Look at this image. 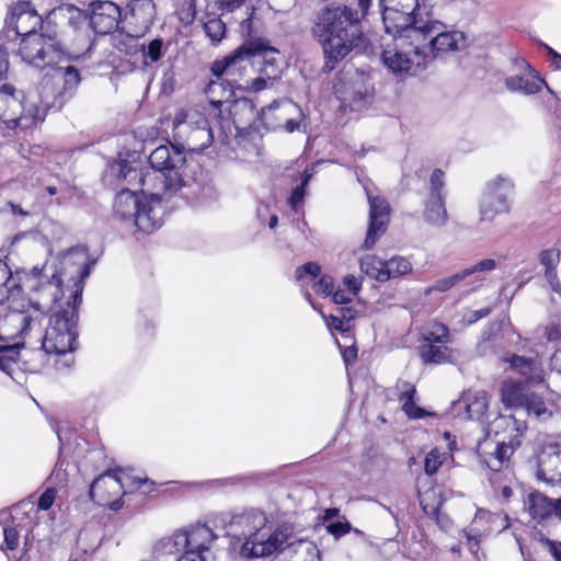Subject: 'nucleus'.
Returning <instances> with one entry per match:
<instances>
[{"label": "nucleus", "instance_id": "nucleus-5", "mask_svg": "<svg viewBox=\"0 0 561 561\" xmlns=\"http://www.w3.org/2000/svg\"><path fill=\"white\" fill-rule=\"evenodd\" d=\"M15 89L10 84L0 88V121L9 128H31L44 121L48 110L62 106L64 93H55L45 79L39 91L28 92L23 100L15 96Z\"/></svg>", "mask_w": 561, "mask_h": 561}, {"label": "nucleus", "instance_id": "nucleus-42", "mask_svg": "<svg viewBox=\"0 0 561 561\" xmlns=\"http://www.w3.org/2000/svg\"><path fill=\"white\" fill-rule=\"evenodd\" d=\"M415 394L416 390L414 386L408 385V389L401 392L399 400L402 402V410L410 419H422L426 413L422 408L415 404Z\"/></svg>", "mask_w": 561, "mask_h": 561}, {"label": "nucleus", "instance_id": "nucleus-53", "mask_svg": "<svg viewBox=\"0 0 561 561\" xmlns=\"http://www.w3.org/2000/svg\"><path fill=\"white\" fill-rule=\"evenodd\" d=\"M311 178V174L305 171L302 175L301 184L296 186L291 195L289 197V204L294 210H297L298 206L302 203L305 194H306V186Z\"/></svg>", "mask_w": 561, "mask_h": 561}, {"label": "nucleus", "instance_id": "nucleus-21", "mask_svg": "<svg viewBox=\"0 0 561 561\" xmlns=\"http://www.w3.org/2000/svg\"><path fill=\"white\" fill-rule=\"evenodd\" d=\"M122 18L119 7L112 1H95L90 4L89 27L98 34H110L118 27Z\"/></svg>", "mask_w": 561, "mask_h": 561}, {"label": "nucleus", "instance_id": "nucleus-33", "mask_svg": "<svg viewBox=\"0 0 561 561\" xmlns=\"http://www.w3.org/2000/svg\"><path fill=\"white\" fill-rule=\"evenodd\" d=\"M131 19L138 25L136 36L149 30L156 18V4L152 0H134L130 4Z\"/></svg>", "mask_w": 561, "mask_h": 561}, {"label": "nucleus", "instance_id": "nucleus-62", "mask_svg": "<svg viewBox=\"0 0 561 561\" xmlns=\"http://www.w3.org/2000/svg\"><path fill=\"white\" fill-rule=\"evenodd\" d=\"M435 515H436V524L442 530L447 531L453 526V520L450 517L442 512H439L437 508H434Z\"/></svg>", "mask_w": 561, "mask_h": 561}, {"label": "nucleus", "instance_id": "nucleus-9", "mask_svg": "<svg viewBox=\"0 0 561 561\" xmlns=\"http://www.w3.org/2000/svg\"><path fill=\"white\" fill-rule=\"evenodd\" d=\"M209 117L193 108L178 113L173 123L174 136L191 151L205 150L214 141Z\"/></svg>", "mask_w": 561, "mask_h": 561}, {"label": "nucleus", "instance_id": "nucleus-26", "mask_svg": "<svg viewBox=\"0 0 561 561\" xmlns=\"http://www.w3.org/2000/svg\"><path fill=\"white\" fill-rule=\"evenodd\" d=\"M510 368L524 376L528 383L539 385L545 382L546 373L538 358L511 355L505 358Z\"/></svg>", "mask_w": 561, "mask_h": 561}, {"label": "nucleus", "instance_id": "nucleus-27", "mask_svg": "<svg viewBox=\"0 0 561 561\" xmlns=\"http://www.w3.org/2000/svg\"><path fill=\"white\" fill-rule=\"evenodd\" d=\"M48 313L43 310H37V308H30L22 312L13 313L9 317V321L12 324H16L20 327V335L23 337L31 336L33 332L38 335V339L42 337L41 329L43 324V320Z\"/></svg>", "mask_w": 561, "mask_h": 561}, {"label": "nucleus", "instance_id": "nucleus-28", "mask_svg": "<svg viewBox=\"0 0 561 561\" xmlns=\"http://www.w3.org/2000/svg\"><path fill=\"white\" fill-rule=\"evenodd\" d=\"M320 266L314 262H309L299 266L296 270V278L302 284L313 282L316 293L323 295H331L334 290V282L331 276L323 275L318 280H314L320 274Z\"/></svg>", "mask_w": 561, "mask_h": 561}, {"label": "nucleus", "instance_id": "nucleus-10", "mask_svg": "<svg viewBox=\"0 0 561 561\" xmlns=\"http://www.w3.org/2000/svg\"><path fill=\"white\" fill-rule=\"evenodd\" d=\"M254 51L240 47L221 60H216L210 67L211 75L216 78L225 77V80L237 90L250 92L251 81L254 75Z\"/></svg>", "mask_w": 561, "mask_h": 561}, {"label": "nucleus", "instance_id": "nucleus-50", "mask_svg": "<svg viewBox=\"0 0 561 561\" xmlns=\"http://www.w3.org/2000/svg\"><path fill=\"white\" fill-rule=\"evenodd\" d=\"M460 283H461V276L459 275V272H457L448 277H444L442 279L436 280L434 283V285H432L425 289L424 294L426 296H428L434 290L439 291V293H445Z\"/></svg>", "mask_w": 561, "mask_h": 561}, {"label": "nucleus", "instance_id": "nucleus-36", "mask_svg": "<svg viewBox=\"0 0 561 561\" xmlns=\"http://www.w3.org/2000/svg\"><path fill=\"white\" fill-rule=\"evenodd\" d=\"M423 217L433 227H444L448 221L444 196H430L425 202Z\"/></svg>", "mask_w": 561, "mask_h": 561}, {"label": "nucleus", "instance_id": "nucleus-63", "mask_svg": "<svg viewBox=\"0 0 561 561\" xmlns=\"http://www.w3.org/2000/svg\"><path fill=\"white\" fill-rule=\"evenodd\" d=\"M542 542L548 547L556 561H561V542L543 538Z\"/></svg>", "mask_w": 561, "mask_h": 561}, {"label": "nucleus", "instance_id": "nucleus-59", "mask_svg": "<svg viewBox=\"0 0 561 561\" xmlns=\"http://www.w3.org/2000/svg\"><path fill=\"white\" fill-rule=\"evenodd\" d=\"M355 295L351 294L346 289H336L332 293V300L336 305H346L352 301Z\"/></svg>", "mask_w": 561, "mask_h": 561}, {"label": "nucleus", "instance_id": "nucleus-19", "mask_svg": "<svg viewBox=\"0 0 561 561\" xmlns=\"http://www.w3.org/2000/svg\"><path fill=\"white\" fill-rule=\"evenodd\" d=\"M41 25L42 18L28 1H21L12 5L10 14L5 19L8 32L12 31L22 38L36 34V30Z\"/></svg>", "mask_w": 561, "mask_h": 561}, {"label": "nucleus", "instance_id": "nucleus-18", "mask_svg": "<svg viewBox=\"0 0 561 561\" xmlns=\"http://www.w3.org/2000/svg\"><path fill=\"white\" fill-rule=\"evenodd\" d=\"M508 526L507 515L478 510L471 525L462 533L470 545V550H473L474 547H478L482 537L496 528H499L497 531H502Z\"/></svg>", "mask_w": 561, "mask_h": 561}, {"label": "nucleus", "instance_id": "nucleus-41", "mask_svg": "<svg viewBox=\"0 0 561 561\" xmlns=\"http://www.w3.org/2000/svg\"><path fill=\"white\" fill-rule=\"evenodd\" d=\"M385 268L386 261L375 255H366L360 260V271L378 282H385Z\"/></svg>", "mask_w": 561, "mask_h": 561}, {"label": "nucleus", "instance_id": "nucleus-4", "mask_svg": "<svg viewBox=\"0 0 561 561\" xmlns=\"http://www.w3.org/2000/svg\"><path fill=\"white\" fill-rule=\"evenodd\" d=\"M230 531L241 542V556L263 558L288 547L294 527L289 523L273 525L263 512L252 510L233 516Z\"/></svg>", "mask_w": 561, "mask_h": 561}, {"label": "nucleus", "instance_id": "nucleus-64", "mask_svg": "<svg viewBox=\"0 0 561 561\" xmlns=\"http://www.w3.org/2000/svg\"><path fill=\"white\" fill-rule=\"evenodd\" d=\"M545 336L548 341L561 340V328L559 325H549L545 330Z\"/></svg>", "mask_w": 561, "mask_h": 561}, {"label": "nucleus", "instance_id": "nucleus-55", "mask_svg": "<svg viewBox=\"0 0 561 561\" xmlns=\"http://www.w3.org/2000/svg\"><path fill=\"white\" fill-rule=\"evenodd\" d=\"M327 530L329 534L333 535L335 538H340L351 530V524L348 522H336L327 526Z\"/></svg>", "mask_w": 561, "mask_h": 561}, {"label": "nucleus", "instance_id": "nucleus-15", "mask_svg": "<svg viewBox=\"0 0 561 561\" xmlns=\"http://www.w3.org/2000/svg\"><path fill=\"white\" fill-rule=\"evenodd\" d=\"M302 118L301 108L288 99L274 101L259 113V119L267 129L287 133L299 130Z\"/></svg>", "mask_w": 561, "mask_h": 561}, {"label": "nucleus", "instance_id": "nucleus-45", "mask_svg": "<svg viewBox=\"0 0 561 561\" xmlns=\"http://www.w3.org/2000/svg\"><path fill=\"white\" fill-rule=\"evenodd\" d=\"M53 78L64 81V92L72 90L80 82L79 71L73 66L56 67L54 69Z\"/></svg>", "mask_w": 561, "mask_h": 561}, {"label": "nucleus", "instance_id": "nucleus-58", "mask_svg": "<svg viewBox=\"0 0 561 561\" xmlns=\"http://www.w3.org/2000/svg\"><path fill=\"white\" fill-rule=\"evenodd\" d=\"M343 286L347 291L356 296L362 287V282L354 275H347L343 278Z\"/></svg>", "mask_w": 561, "mask_h": 561}, {"label": "nucleus", "instance_id": "nucleus-29", "mask_svg": "<svg viewBox=\"0 0 561 561\" xmlns=\"http://www.w3.org/2000/svg\"><path fill=\"white\" fill-rule=\"evenodd\" d=\"M456 405L467 412L468 419L481 420L489 407V396L484 390H468Z\"/></svg>", "mask_w": 561, "mask_h": 561}, {"label": "nucleus", "instance_id": "nucleus-22", "mask_svg": "<svg viewBox=\"0 0 561 561\" xmlns=\"http://www.w3.org/2000/svg\"><path fill=\"white\" fill-rule=\"evenodd\" d=\"M369 201V227L367 230V234L364 241V249H371L378 239L386 231L387 225L389 222V204L387 201L379 196H368Z\"/></svg>", "mask_w": 561, "mask_h": 561}, {"label": "nucleus", "instance_id": "nucleus-20", "mask_svg": "<svg viewBox=\"0 0 561 561\" xmlns=\"http://www.w3.org/2000/svg\"><path fill=\"white\" fill-rule=\"evenodd\" d=\"M536 476L548 484L561 486V444L541 447L537 455Z\"/></svg>", "mask_w": 561, "mask_h": 561}, {"label": "nucleus", "instance_id": "nucleus-2", "mask_svg": "<svg viewBox=\"0 0 561 561\" xmlns=\"http://www.w3.org/2000/svg\"><path fill=\"white\" fill-rule=\"evenodd\" d=\"M362 14L348 5H325L314 16L311 36L324 56V69L333 70L363 39Z\"/></svg>", "mask_w": 561, "mask_h": 561}, {"label": "nucleus", "instance_id": "nucleus-6", "mask_svg": "<svg viewBox=\"0 0 561 561\" xmlns=\"http://www.w3.org/2000/svg\"><path fill=\"white\" fill-rule=\"evenodd\" d=\"M416 28L411 30L409 38L419 41L422 51L426 55L427 65L436 58H446L449 54L468 48L469 37L461 31L448 30L444 23L430 16L419 21Z\"/></svg>", "mask_w": 561, "mask_h": 561}, {"label": "nucleus", "instance_id": "nucleus-34", "mask_svg": "<svg viewBox=\"0 0 561 561\" xmlns=\"http://www.w3.org/2000/svg\"><path fill=\"white\" fill-rule=\"evenodd\" d=\"M482 461L492 471H501L506 462H508L511 455L514 451L512 443L496 442L493 451H485L484 447L481 446Z\"/></svg>", "mask_w": 561, "mask_h": 561}, {"label": "nucleus", "instance_id": "nucleus-56", "mask_svg": "<svg viewBox=\"0 0 561 561\" xmlns=\"http://www.w3.org/2000/svg\"><path fill=\"white\" fill-rule=\"evenodd\" d=\"M4 542L10 550L19 547V533L14 527L3 528Z\"/></svg>", "mask_w": 561, "mask_h": 561}, {"label": "nucleus", "instance_id": "nucleus-39", "mask_svg": "<svg viewBox=\"0 0 561 561\" xmlns=\"http://www.w3.org/2000/svg\"><path fill=\"white\" fill-rule=\"evenodd\" d=\"M419 352L425 364H445L453 358V351L445 344L439 343H423Z\"/></svg>", "mask_w": 561, "mask_h": 561}, {"label": "nucleus", "instance_id": "nucleus-13", "mask_svg": "<svg viewBox=\"0 0 561 561\" xmlns=\"http://www.w3.org/2000/svg\"><path fill=\"white\" fill-rule=\"evenodd\" d=\"M216 539V535L205 524H196L187 529L175 533L163 543L164 550L170 554L184 552L185 556L203 557L202 552L207 550Z\"/></svg>", "mask_w": 561, "mask_h": 561}, {"label": "nucleus", "instance_id": "nucleus-54", "mask_svg": "<svg viewBox=\"0 0 561 561\" xmlns=\"http://www.w3.org/2000/svg\"><path fill=\"white\" fill-rule=\"evenodd\" d=\"M431 193L430 196H444L442 191L444 187V173L442 170L436 169L430 178Z\"/></svg>", "mask_w": 561, "mask_h": 561}, {"label": "nucleus", "instance_id": "nucleus-40", "mask_svg": "<svg viewBox=\"0 0 561 561\" xmlns=\"http://www.w3.org/2000/svg\"><path fill=\"white\" fill-rule=\"evenodd\" d=\"M274 49L254 51V62L260 64L275 83L282 77V69L274 56Z\"/></svg>", "mask_w": 561, "mask_h": 561}, {"label": "nucleus", "instance_id": "nucleus-37", "mask_svg": "<svg viewBox=\"0 0 561 561\" xmlns=\"http://www.w3.org/2000/svg\"><path fill=\"white\" fill-rule=\"evenodd\" d=\"M561 251L559 249L543 250L539 254L540 264L545 266V276L553 293L561 299V283L557 278L556 267L560 262Z\"/></svg>", "mask_w": 561, "mask_h": 561}, {"label": "nucleus", "instance_id": "nucleus-23", "mask_svg": "<svg viewBox=\"0 0 561 561\" xmlns=\"http://www.w3.org/2000/svg\"><path fill=\"white\" fill-rule=\"evenodd\" d=\"M516 65L522 72L507 77L505 79L506 88L512 92H518L524 95H531L539 92L545 81L524 59L517 60Z\"/></svg>", "mask_w": 561, "mask_h": 561}, {"label": "nucleus", "instance_id": "nucleus-60", "mask_svg": "<svg viewBox=\"0 0 561 561\" xmlns=\"http://www.w3.org/2000/svg\"><path fill=\"white\" fill-rule=\"evenodd\" d=\"M360 81L364 82V78L360 77ZM371 92V88L368 84L363 83V85L353 92L352 100L354 102H359L366 100Z\"/></svg>", "mask_w": 561, "mask_h": 561}, {"label": "nucleus", "instance_id": "nucleus-52", "mask_svg": "<svg viewBox=\"0 0 561 561\" xmlns=\"http://www.w3.org/2000/svg\"><path fill=\"white\" fill-rule=\"evenodd\" d=\"M446 459V454L440 453L438 449H432L425 457L424 460V470L425 473L432 476L437 472L439 467L443 465Z\"/></svg>", "mask_w": 561, "mask_h": 561}, {"label": "nucleus", "instance_id": "nucleus-8", "mask_svg": "<svg viewBox=\"0 0 561 561\" xmlns=\"http://www.w3.org/2000/svg\"><path fill=\"white\" fill-rule=\"evenodd\" d=\"M394 46L381 54L383 65L394 75H416L427 66L426 55L419 41L409 38L407 32L393 35Z\"/></svg>", "mask_w": 561, "mask_h": 561}, {"label": "nucleus", "instance_id": "nucleus-24", "mask_svg": "<svg viewBox=\"0 0 561 561\" xmlns=\"http://www.w3.org/2000/svg\"><path fill=\"white\" fill-rule=\"evenodd\" d=\"M169 195L161 197H149V201L141 202L140 207L134 217L135 226L146 232L151 233L162 225L164 209L161 201Z\"/></svg>", "mask_w": 561, "mask_h": 561}, {"label": "nucleus", "instance_id": "nucleus-16", "mask_svg": "<svg viewBox=\"0 0 561 561\" xmlns=\"http://www.w3.org/2000/svg\"><path fill=\"white\" fill-rule=\"evenodd\" d=\"M69 27L71 34H67L64 44H60L62 56L78 59L88 54L93 46L88 16L79 10H75L69 19Z\"/></svg>", "mask_w": 561, "mask_h": 561}, {"label": "nucleus", "instance_id": "nucleus-14", "mask_svg": "<svg viewBox=\"0 0 561 561\" xmlns=\"http://www.w3.org/2000/svg\"><path fill=\"white\" fill-rule=\"evenodd\" d=\"M513 183L510 179L496 176L485 185L480 199V218L492 221L497 215L506 214L511 207Z\"/></svg>", "mask_w": 561, "mask_h": 561}, {"label": "nucleus", "instance_id": "nucleus-61", "mask_svg": "<svg viewBox=\"0 0 561 561\" xmlns=\"http://www.w3.org/2000/svg\"><path fill=\"white\" fill-rule=\"evenodd\" d=\"M327 323H328V327L333 328L339 331H347L348 330V325H346V323H344V319L341 318L336 312L332 313L329 317Z\"/></svg>", "mask_w": 561, "mask_h": 561}, {"label": "nucleus", "instance_id": "nucleus-57", "mask_svg": "<svg viewBox=\"0 0 561 561\" xmlns=\"http://www.w3.org/2000/svg\"><path fill=\"white\" fill-rule=\"evenodd\" d=\"M56 499V490L54 488H48L38 499V507L41 510L47 511L49 510Z\"/></svg>", "mask_w": 561, "mask_h": 561}, {"label": "nucleus", "instance_id": "nucleus-43", "mask_svg": "<svg viewBox=\"0 0 561 561\" xmlns=\"http://www.w3.org/2000/svg\"><path fill=\"white\" fill-rule=\"evenodd\" d=\"M422 337L424 343L446 344L449 342V332L446 325L432 322L423 328Z\"/></svg>", "mask_w": 561, "mask_h": 561}, {"label": "nucleus", "instance_id": "nucleus-12", "mask_svg": "<svg viewBox=\"0 0 561 561\" xmlns=\"http://www.w3.org/2000/svg\"><path fill=\"white\" fill-rule=\"evenodd\" d=\"M18 54L24 62L39 69L57 65L62 58L60 43L41 33L21 38Z\"/></svg>", "mask_w": 561, "mask_h": 561}, {"label": "nucleus", "instance_id": "nucleus-47", "mask_svg": "<svg viewBox=\"0 0 561 561\" xmlns=\"http://www.w3.org/2000/svg\"><path fill=\"white\" fill-rule=\"evenodd\" d=\"M253 79L251 81V85H248L250 88V92L256 93L273 87L274 82L267 75V71H265L260 64L253 62Z\"/></svg>", "mask_w": 561, "mask_h": 561}, {"label": "nucleus", "instance_id": "nucleus-38", "mask_svg": "<svg viewBox=\"0 0 561 561\" xmlns=\"http://www.w3.org/2000/svg\"><path fill=\"white\" fill-rule=\"evenodd\" d=\"M141 202L138 201L131 188H125L116 195L114 202L115 215L122 219H134Z\"/></svg>", "mask_w": 561, "mask_h": 561}, {"label": "nucleus", "instance_id": "nucleus-44", "mask_svg": "<svg viewBox=\"0 0 561 561\" xmlns=\"http://www.w3.org/2000/svg\"><path fill=\"white\" fill-rule=\"evenodd\" d=\"M412 271V264L403 256H393L386 261L385 282L404 276Z\"/></svg>", "mask_w": 561, "mask_h": 561}, {"label": "nucleus", "instance_id": "nucleus-51", "mask_svg": "<svg viewBox=\"0 0 561 561\" xmlns=\"http://www.w3.org/2000/svg\"><path fill=\"white\" fill-rule=\"evenodd\" d=\"M204 31L213 42H220L226 33V25L220 19L213 18L204 24Z\"/></svg>", "mask_w": 561, "mask_h": 561}, {"label": "nucleus", "instance_id": "nucleus-1", "mask_svg": "<svg viewBox=\"0 0 561 561\" xmlns=\"http://www.w3.org/2000/svg\"><path fill=\"white\" fill-rule=\"evenodd\" d=\"M150 170H138V176L131 174L129 186L139 185L148 197H161L181 192L188 201H198L205 187L193 175L197 165L188 163L182 150L172 144L161 145L149 154Z\"/></svg>", "mask_w": 561, "mask_h": 561}, {"label": "nucleus", "instance_id": "nucleus-46", "mask_svg": "<svg viewBox=\"0 0 561 561\" xmlns=\"http://www.w3.org/2000/svg\"><path fill=\"white\" fill-rule=\"evenodd\" d=\"M524 408L529 415H534L538 420H547L552 415L546 402L533 392L528 394L527 403H525Z\"/></svg>", "mask_w": 561, "mask_h": 561}, {"label": "nucleus", "instance_id": "nucleus-31", "mask_svg": "<svg viewBox=\"0 0 561 561\" xmlns=\"http://www.w3.org/2000/svg\"><path fill=\"white\" fill-rule=\"evenodd\" d=\"M497 267L494 259H483L470 267L459 271L461 283L471 289L480 288L486 280V275Z\"/></svg>", "mask_w": 561, "mask_h": 561}, {"label": "nucleus", "instance_id": "nucleus-17", "mask_svg": "<svg viewBox=\"0 0 561 561\" xmlns=\"http://www.w3.org/2000/svg\"><path fill=\"white\" fill-rule=\"evenodd\" d=\"M123 489V478L117 474L116 470H110L92 482L90 496L101 505H108L111 508L117 510L121 506L118 500L124 494Z\"/></svg>", "mask_w": 561, "mask_h": 561}, {"label": "nucleus", "instance_id": "nucleus-30", "mask_svg": "<svg viewBox=\"0 0 561 561\" xmlns=\"http://www.w3.org/2000/svg\"><path fill=\"white\" fill-rule=\"evenodd\" d=\"M525 506L534 519L542 520L561 511V499L553 501L540 492H531Z\"/></svg>", "mask_w": 561, "mask_h": 561}, {"label": "nucleus", "instance_id": "nucleus-48", "mask_svg": "<svg viewBox=\"0 0 561 561\" xmlns=\"http://www.w3.org/2000/svg\"><path fill=\"white\" fill-rule=\"evenodd\" d=\"M111 172L118 179L124 180L127 184H131L129 176L134 174V178L138 176V169L134 167L128 160L119 159L111 165Z\"/></svg>", "mask_w": 561, "mask_h": 561}, {"label": "nucleus", "instance_id": "nucleus-11", "mask_svg": "<svg viewBox=\"0 0 561 561\" xmlns=\"http://www.w3.org/2000/svg\"><path fill=\"white\" fill-rule=\"evenodd\" d=\"M383 5L382 22L386 32L397 35L407 32L411 35V30L416 28L419 21H425L430 15L423 14L419 0H379Z\"/></svg>", "mask_w": 561, "mask_h": 561}, {"label": "nucleus", "instance_id": "nucleus-49", "mask_svg": "<svg viewBox=\"0 0 561 561\" xmlns=\"http://www.w3.org/2000/svg\"><path fill=\"white\" fill-rule=\"evenodd\" d=\"M163 55V41L154 38L149 44L142 45V56L146 65H150L160 60Z\"/></svg>", "mask_w": 561, "mask_h": 561}, {"label": "nucleus", "instance_id": "nucleus-32", "mask_svg": "<svg viewBox=\"0 0 561 561\" xmlns=\"http://www.w3.org/2000/svg\"><path fill=\"white\" fill-rule=\"evenodd\" d=\"M20 342L13 336L5 335L3 324L0 322V369L12 375L18 363Z\"/></svg>", "mask_w": 561, "mask_h": 561}, {"label": "nucleus", "instance_id": "nucleus-35", "mask_svg": "<svg viewBox=\"0 0 561 561\" xmlns=\"http://www.w3.org/2000/svg\"><path fill=\"white\" fill-rule=\"evenodd\" d=\"M529 393L526 383L508 380L502 385L501 399L508 408H524Z\"/></svg>", "mask_w": 561, "mask_h": 561}, {"label": "nucleus", "instance_id": "nucleus-3", "mask_svg": "<svg viewBox=\"0 0 561 561\" xmlns=\"http://www.w3.org/2000/svg\"><path fill=\"white\" fill-rule=\"evenodd\" d=\"M73 261L79 265L76 289H72L67 299V308L50 316L45 334L41 337L42 348L47 354L65 355L75 350L78 321V307L82 300L83 283L90 275L91 264L88 262L85 249L77 247L70 249L65 255L62 264Z\"/></svg>", "mask_w": 561, "mask_h": 561}, {"label": "nucleus", "instance_id": "nucleus-25", "mask_svg": "<svg viewBox=\"0 0 561 561\" xmlns=\"http://www.w3.org/2000/svg\"><path fill=\"white\" fill-rule=\"evenodd\" d=\"M234 90L237 89L229 84L225 77L211 79L205 88L210 105L208 115L222 121V106L232 100Z\"/></svg>", "mask_w": 561, "mask_h": 561}, {"label": "nucleus", "instance_id": "nucleus-7", "mask_svg": "<svg viewBox=\"0 0 561 561\" xmlns=\"http://www.w3.org/2000/svg\"><path fill=\"white\" fill-rule=\"evenodd\" d=\"M69 251L70 250L62 255L60 261L61 270L64 271L62 273L57 274L54 272L48 275L46 271L43 272V270H39L38 267H34L32 270L34 279L30 288V307L37 308V310H43L50 314L67 308L66 302L68 297L64 299L65 293L61 287V276L67 273L71 274L75 287L76 280L79 278V265L77 263L70 261L67 265L62 264L64 257Z\"/></svg>", "mask_w": 561, "mask_h": 561}]
</instances>
